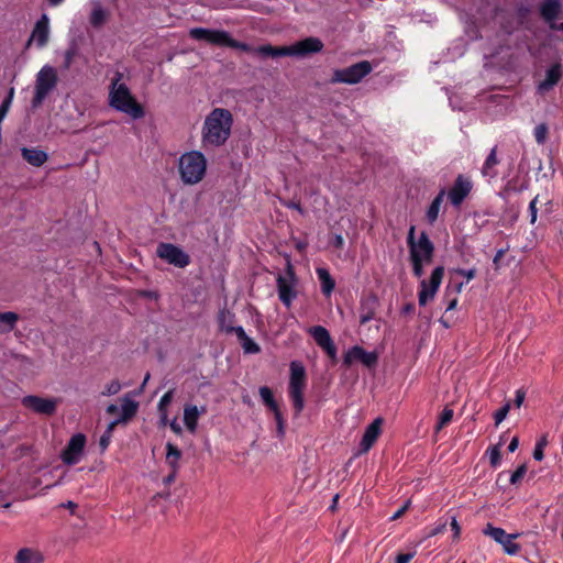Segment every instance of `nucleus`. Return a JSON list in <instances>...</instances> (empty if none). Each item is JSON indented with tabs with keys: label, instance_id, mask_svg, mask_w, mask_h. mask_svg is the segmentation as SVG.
Segmentation results:
<instances>
[{
	"label": "nucleus",
	"instance_id": "nucleus-13",
	"mask_svg": "<svg viewBox=\"0 0 563 563\" xmlns=\"http://www.w3.org/2000/svg\"><path fill=\"white\" fill-rule=\"evenodd\" d=\"M22 405L36 413L52 416L56 412L58 400L30 395L22 398Z\"/></svg>",
	"mask_w": 563,
	"mask_h": 563
},
{
	"label": "nucleus",
	"instance_id": "nucleus-64",
	"mask_svg": "<svg viewBox=\"0 0 563 563\" xmlns=\"http://www.w3.org/2000/svg\"><path fill=\"white\" fill-rule=\"evenodd\" d=\"M170 429L176 433V434H180L181 433V427L180 424L177 422V419L175 418L172 422H170Z\"/></svg>",
	"mask_w": 563,
	"mask_h": 563
},
{
	"label": "nucleus",
	"instance_id": "nucleus-46",
	"mask_svg": "<svg viewBox=\"0 0 563 563\" xmlns=\"http://www.w3.org/2000/svg\"><path fill=\"white\" fill-rule=\"evenodd\" d=\"M510 410V402H506L500 409H498L495 415V424L498 426L508 415Z\"/></svg>",
	"mask_w": 563,
	"mask_h": 563
},
{
	"label": "nucleus",
	"instance_id": "nucleus-28",
	"mask_svg": "<svg viewBox=\"0 0 563 563\" xmlns=\"http://www.w3.org/2000/svg\"><path fill=\"white\" fill-rule=\"evenodd\" d=\"M108 15L107 10L100 3H96L90 13L89 22L93 27L99 29L106 23Z\"/></svg>",
	"mask_w": 563,
	"mask_h": 563
},
{
	"label": "nucleus",
	"instance_id": "nucleus-58",
	"mask_svg": "<svg viewBox=\"0 0 563 563\" xmlns=\"http://www.w3.org/2000/svg\"><path fill=\"white\" fill-rule=\"evenodd\" d=\"M412 556V553H400L396 556L395 563H409Z\"/></svg>",
	"mask_w": 563,
	"mask_h": 563
},
{
	"label": "nucleus",
	"instance_id": "nucleus-10",
	"mask_svg": "<svg viewBox=\"0 0 563 563\" xmlns=\"http://www.w3.org/2000/svg\"><path fill=\"white\" fill-rule=\"evenodd\" d=\"M485 536H489L496 542L503 545L504 551L507 554L515 555L519 552L520 545L515 543L514 540L517 539L520 533H511L508 534L501 528L494 527L492 523H487L483 530Z\"/></svg>",
	"mask_w": 563,
	"mask_h": 563
},
{
	"label": "nucleus",
	"instance_id": "nucleus-34",
	"mask_svg": "<svg viewBox=\"0 0 563 563\" xmlns=\"http://www.w3.org/2000/svg\"><path fill=\"white\" fill-rule=\"evenodd\" d=\"M319 280L321 282V288L323 294L330 295L334 289L335 283L331 277L330 273L325 268H317Z\"/></svg>",
	"mask_w": 563,
	"mask_h": 563
},
{
	"label": "nucleus",
	"instance_id": "nucleus-21",
	"mask_svg": "<svg viewBox=\"0 0 563 563\" xmlns=\"http://www.w3.org/2000/svg\"><path fill=\"white\" fill-rule=\"evenodd\" d=\"M21 155L30 165L34 167H41L48 159L47 153L36 147H22Z\"/></svg>",
	"mask_w": 563,
	"mask_h": 563
},
{
	"label": "nucleus",
	"instance_id": "nucleus-12",
	"mask_svg": "<svg viewBox=\"0 0 563 563\" xmlns=\"http://www.w3.org/2000/svg\"><path fill=\"white\" fill-rule=\"evenodd\" d=\"M85 445L86 437L82 433L73 435L62 452L63 462L67 465L77 464L81 460Z\"/></svg>",
	"mask_w": 563,
	"mask_h": 563
},
{
	"label": "nucleus",
	"instance_id": "nucleus-8",
	"mask_svg": "<svg viewBox=\"0 0 563 563\" xmlns=\"http://www.w3.org/2000/svg\"><path fill=\"white\" fill-rule=\"evenodd\" d=\"M277 289L279 300L289 308L292 300L296 298L297 292L295 291L296 276L294 267L290 262L287 263L286 275H278L277 277Z\"/></svg>",
	"mask_w": 563,
	"mask_h": 563
},
{
	"label": "nucleus",
	"instance_id": "nucleus-4",
	"mask_svg": "<svg viewBox=\"0 0 563 563\" xmlns=\"http://www.w3.org/2000/svg\"><path fill=\"white\" fill-rule=\"evenodd\" d=\"M306 388V369L300 362L290 363V378L288 394L292 401L295 415L298 416L303 410L305 399L303 390Z\"/></svg>",
	"mask_w": 563,
	"mask_h": 563
},
{
	"label": "nucleus",
	"instance_id": "nucleus-25",
	"mask_svg": "<svg viewBox=\"0 0 563 563\" xmlns=\"http://www.w3.org/2000/svg\"><path fill=\"white\" fill-rule=\"evenodd\" d=\"M235 334L240 341V344L246 354H257L261 352V347L251 338L247 336L242 327L235 329Z\"/></svg>",
	"mask_w": 563,
	"mask_h": 563
},
{
	"label": "nucleus",
	"instance_id": "nucleus-33",
	"mask_svg": "<svg viewBox=\"0 0 563 563\" xmlns=\"http://www.w3.org/2000/svg\"><path fill=\"white\" fill-rule=\"evenodd\" d=\"M445 191L442 189L437 197L432 200L431 205L427 210V219L430 223H433L439 216L440 207L442 205Z\"/></svg>",
	"mask_w": 563,
	"mask_h": 563
},
{
	"label": "nucleus",
	"instance_id": "nucleus-24",
	"mask_svg": "<svg viewBox=\"0 0 563 563\" xmlns=\"http://www.w3.org/2000/svg\"><path fill=\"white\" fill-rule=\"evenodd\" d=\"M207 410L205 407L199 409L197 406L188 405L184 409V422L187 429L190 432H195L197 427V420L201 413H205Z\"/></svg>",
	"mask_w": 563,
	"mask_h": 563
},
{
	"label": "nucleus",
	"instance_id": "nucleus-3",
	"mask_svg": "<svg viewBox=\"0 0 563 563\" xmlns=\"http://www.w3.org/2000/svg\"><path fill=\"white\" fill-rule=\"evenodd\" d=\"M178 169L184 184L195 185L205 176L207 161L200 152H188L180 156Z\"/></svg>",
	"mask_w": 563,
	"mask_h": 563
},
{
	"label": "nucleus",
	"instance_id": "nucleus-26",
	"mask_svg": "<svg viewBox=\"0 0 563 563\" xmlns=\"http://www.w3.org/2000/svg\"><path fill=\"white\" fill-rule=\"evenodd\" d=\"M43 556L41 552L31 548L19 550L15 555V563H42Z\"/></svg>",
	"mask_w": 563,
	"mask_h": 563
},
{
	"label": "nucleus",
	"instance_id": "nucleus-38",
	"mask_svg": "<svg viewBox=\"0 0 563 563\" xmlns=\"http://www.w3.org/2000/svg\"><path fill=\"white\" fill-rule=\"evenodd\" d=\"M453 418V410L449 407H445L443 411L439 416L438 423L435 426V432H439L442 430L446 424H449L452 421Z\"/></svg>",
	"mask_w": 563,
	"mask_h": 563
},
{
	"label": "nucleus",
	"instance_id": "nucleus-62",
	"mask_svg": "<svg viewBox=\"0 0 563 563\" xmlns=\"http://www.w3.org/2000/svg\"><path fill=\"white\" fill-rule=\"evenodd\" d=\"M415 231H416V228L415 225H411L409 228V231H408V238H407V243H408V246L410 247L411 245H413L415 243H417V241H415Z\"/></svg>",
	"mask_w": 563,
	"mask_h": 563
},
{
	"label": "nucleus",
	"instance_id": "nucleus-30",
	"mask_svg": "<svg viewBox=\"0 0 563 563\" xmlns=\"http://www.w3.org/2000/svg\"><path fill=\"white\" fill-rule=\"evenodd\" d=\"M19 320V316L15 312H0V332L8 333L12 331Z\"/></svg>",
	"mask_w": 563,
	"mask_h": 563
},
{
	"label": "nucleus",
	"instance_id": "nucleus-6",
	"mask_svg": "<svg viewBox=\"0 0 563 563\" xmlns=\"http://www.w3.org/2000/svg\"><path fill=\"white\" fill-rule=\"evenodd\" d=\"M372 64L367 60L355 63L343 69H335L331 78V82H343L354 85L360 82L365 76L372 71Z\"/></svg>",
	"mask_w": 563,
	"mask_h": 563
},
{
	"label": "nucleus",
	"instance_id": "nucleus-41",
	"mask_svg": "<svg viewBox=\"0 0 563 563\" xmlns=\"http://www.w3.org/2000/svg\"><path fill=\"white\" fill-rule=\"evenodd\" d=\"M533 134L538 144H544L548 137V125L545 123L538 124Z\"/></svg>",
	"mask_w": 563,
	"mask_h": 563
},
{
	"label": "nucleus",
	"instance_id": "nucleus-15",
	"mask_svg": "<svg viewBox=\"0 0 563 563\" xmlns=\"http://www.w3.org/2000/svg\"><path fill=\"white\" fill-rule=\"evenodd\" d=\"M355 361H360L367 367H373L377 363V354L375 352H366L363 347L355 345L345 353L343 363L350 366Z\"/></svg>",
	"mask_w": 563,
	"mask_h": 563
},
{
	"label": "nucleus",
	"instance_id": "nucleus-1",
	"mask_svg": "<svg viewBox=\"0 0 563 563\" xmlns=\"http://www.w3.org/2000/svg\"><path fill=\"white\" fill-rule=\"evenodd\" d=\"M122 73L115 71L111 79L109 91V104L117 111L130 115L132 119H141L145 112L143 107L134 99L129 87L121 82Z\"/></svg>",
	"mask_w": 563,
	"mask_h": 563
},
{
	"label": "nucleus",
	"instance_id": "nucleus-44",
	"mask_svg": "<svg viewBox=\"0 0 563 563\" xmlns=\"http://www.w3.org/2000/svg\"><path fill=\"white\" fill-rule=\"evenodd\" d=\"M410 261L412 264L413 275L416 277L420 278L424 274L423 264L426 263V261H420L413 251H412V258H410Z\"/></svg>",
	"mask_w": 563,
	"mask_h": 563
},
{
	"label": "nucleus",
	"instance_id": "nucleus-49",
	"mask_svg": "<svg viewBox=\"0 0 563 563\" xmlns=\"http://www.w3.org/2000/svg\"><path fill=\"white\" fill-rule=\"evenodd\" d=\"M539 200V196H536L529 203V214H530V223L534 224L538 218V208L537 203Z\"/></svg>",
	"mask_w": 563,
	"mask_h": 563
},
{
	"label": "nucleus",
	"instance_id": "nucleus-56",
	"mask_svg": "<svg viewBox=\"0 0 563 563\" xmlns=\"http://www.w3.org/2000/svg\"><path fill=\"white\" fill-rule=\"evenodd\" d=\"M75 56V51L68 49L65 52V62H64V68L68 69L73 63Z\"/></svg>",
	"mask_w": 563,
	"mask_h": 563
},
{
	"label": "nucleus",
	"instance_id": "nucleus-35",
	"mask_svg": "<svg viewBox=\"0 0 563 563\" xmlns=\"http://www.w3.org/2000/svg\"><path fill=\"white\" fill-rule=\"evenodd\" d=\"M219 329L225 333H235L238 327L233 325V314L229 311H221L218 317Z\"/></svg>",
	"mask_w": 563,
	"mask_h": 563
},
{
	"label": "nucleus",
	"instance_id": "nucleus-22",
	"mask_svg": "<svg viewBox=\"0 0 563 563\" xmlns=\"http://www.w3.org/2000/svg\"><path fill=\"white\" fill-rule=\"evenodd\" d=\"M561 65L554 64L547 70L545 79L538 86L539 91L547 92L551 90L561 79Z\"/></svg>",
	"mask_w": 563,
	"mask_h": 563
},
{
	"label": "nucleus",
	"instance_id": "nucleus-42",
	"mask_svg": "<svg viewBox=\"0 0 563 563\" xmlns=\"http://www.w3.org/2000/svg\"><path fill=\"white\" fill-rule=\"evenodd\" d=\"M122 388L121 383L118 379H113L104 386L102 390V396H113L117 395Z\"/></svg>",
	"mask_w": 563,
	"mask_h": 563
},
{
	"label": "nucleus",
	"instance_id": "nucleus-11",
	"mask_svg": "<svg viewBox=\"0 0 563 563\" xmlns=\"http://www.w3.org/2000/svg\"><path fill=\"white\" fill-rule=\"evenodd\" d=\"M444 276V267L438 266L433 269L430 279H422L420 282L419 290V305L426 306L429 300H432L442 283Z\"/></svg>",
	"mask_w": 563,
	"mask_h": 563
},
{
	"label": "nucleus",
	"instance_id": "nucleus-40",
	"mask_svg": "<svg viewBox=\"0 0 563 563\" xmlns=\"http://www.w3.org/2000/svg\"><path fill=\"white\" fill-rule=\"evenodd\" d=\"M272 412L274 413V418L276 421L277 437L282 439L285 435V421L283 415L280 412L279 407L275 408V410H272Z\"/></svg>",
	"mask_w": 563,
	"mask_h": 563
},
{
	"label": "nucleus",
	"instance_id": "nucleus-51",
	"mask_svg": "<svg viewBox=\"0 0 563 563\" xmlns=\"http://www.w3.org/2000/svg\"><path fill=\"white\" fill-rule=\"evenodd\" d=\"M448 521L446 520H440L434 528L430 530L428 533V537H434L437 534H440L445 531Z\"/></svg>",
	"mask_w": 563,
	"mask_h": 563
},
{
	"label": "nucleus",
	"instance_id": "nucleus-19",
	"mask_svg": "<svg viewBox=\"0 0 563 563\" xmlns=\"http://www.w3.org/2000/svg\"><path fill=\"white\" fill-rule=\"evenodd\" d=\"M562 9L561 0H543L539 5L541 18L549 23L551 29L555 27V20Z\"/></svg>",
	"mask_w": 563,
	"mask_h": 563
},
{
	"label": "nucleus",
	"instance_id": "nucleus-61",
	"mask_svg": "<svg viewBox=\"0 0 563 563\" xmlns=\"http://www.w3.org/2000/svg\"><path fill=\"white\" fill-rule=\"evenodd\" d=\"M120 423H124L120 418H118V419H115V420L111 421V422L108 424V427H107V429H106V431H104V432H106V433H108V434H110V435H112L113 430H114V429H115V427H117L118 424H120Z\"/></svg>",
	"mask_w": 563,
	"mask_h": 563
},
{
	"label": "nucleus",
	"instance_id": "nucleus-39",
	"mask_svg": "<svg viewBox=\"0 0 563 563\" xmlns=\"http://www.w3.org/2000/svg\"><path fill=\"white\" fill-rule=\"evenodd\" d=\"M13 97H14V88L11 87L9 89V92H8V96L7 98L2 101L1 106H0V123L3 121V119L5 118L10 107H11V103H12V100H13Z\"/></svg>",
	"mask_w": 563,
	"mask_h": 563
},
{
	"label": "nucleus",
	"instance_id": "nucleus-37",
	"mask_svg": "<svg viewBox=\"0 0 563 563\" xmlns=\"http://www.w3.org/2000/svg\"><path fill=\"white\" fill-rule=\"evenodd\" d=\"M173 390L165 393L158 402V410L161 412L162 420L165 421L167 418V407L173 400Z\"/></svg>",
	"mask_w": 563,
	"mask_h": 563
},
{
	"label": "nucleus",
	"instance_id": "nucleus-48",
	"mask_svg": "<svg viewBox=\"0 0 563 563\" xmlns=\"http://www.w3.org/2000/svg\"><path fill=\"white\" fill-rule=\"evenodd\" d=\"M211 135V114L207 115L205 119V124L202 129V141L205 144L210 142Z\"/></svg>",
	"mask_w": 563,
	"mask_h": 563
},
{
	"label": "nucleus",
	"instance_id": "nucleus-45",
	"mask_svg": "<svg viewBox=\"0 0 563 563\" xmlns=\"http://www.w3.org/2000/svg\"><path fill=\"white\" fill-rule=\"evenodd\" d=\"M547 444H548L547 435H543L536 444V448L533 451L534 460H537V461L543 460V456H544L543 449L547 446Z\"/></svg>",
	"mask_w": 563,
	"mask_h": 563
},
{
	"label": "nucleus",
	"instance_id": "nucleus-2",
	"mask_svg": "<svg viewBox=\"0 0 563 563\" xmlns=\"http://www.w3.org/2000/svg\"><path fill=\"white\" fill-rule=\"evenodd\" d=\"M323 48V43L318 37H307L298 41L290 46L274 47L272 45H262L256 52L265 57L280 56H307L309 54L319 53Z\"/></svg>",
	"mask_w": 563,
	"mask_h": 563
},
{
	"label": "nucleus",
	"instance_id": "nucleus-55",
	"mask_svg": "<svg viewBox=\"0 0 563 563\" xmlns=\"http://www.w3.org/2000/svg\"><path fill=\"white\" fill-rule=\"evenodd\" d=\"M508 251V249H500L496 252L494 258H493V264L495 266L496 269L499 268V262L500 260L504 257V255L506 254V252Z\"/></svg>",
	"mask_w": 563,
	"mask_h": 563
},
{
	"label": "nucleus",
	"instance_id": "nucleus-16",
	"mask_svg": "<svg viewBox=\"0 0 563 563\" xmlns=\"http://www.w3.org/2000/svg\"><path fill=\"white\" fill-rule=\"evenodd\" d=\"M412 251L420 261H426V263H430L432 261L434 245L426 232H421L417 243L409 247L410 258H412Z\"/></svg>",
	"mask_w": 563,
	"mask_h": 563
},
{
	"label": "nucleus",
	"instance_id": "nucleus-32",
	"mask_svg": "<svg viewBox=\"0 0 563 563\" xmlns=\"http://www.w3.org/2000/svg\"><path fill=\"white\" fill-rule=\"evenodd\" d=\"M499 161L497 158V147H493L489 155L487 156L483 168L482 174L484 176L488 177H495L497 175L496 170L494 169L496 165H498Z\"/></svg>",
	"mask_w": 563,
	"mask_h": 563
},
{
	"label": "nucleus",
	"instance_id": "nucleus-5",
	"mask_svg": "<svg viewBox=\"0 0 563 563\" xmlns=\"http://www.w3.org/2000/svg\"><path fill=\"white\" fill-rule=\"evenodd\" d=\"M58 82L57 71L49 65L43 66L36 74L32 107H40L47 95L55 89Z\"/></svg>",
	"mask_w": 563,
	"mask_h": 563
},
{
	"label": "nucleus",
	"instance_id": "nucleus-36",
	"mask_svg": "<svg viewBox=\"0 0 563 563\" xmlns=\"http://www.w3.org/2000/svg\"><path fill=\"white\" fill-rule=\"evenodd\" d=\"M260 396L264 402V405L272 411V410H275V408L278 407V404L276 402V400L274 399V395H273V391L269 387L267 386H262L260 388Z\"/></svg>",
	"mask_w": 563,
	"mask_h": 563
},
{
	"label": "nucleus",
	"instance_id": "nucleus-50",
	"mask_svg": "<svg viewBox=\"0 0 563 563\" xmlns=\"http://www.w3.org/2000/svg\"><path fill=\"white\" fill-rule=\"evenodd\" d=\"M499 445L494 446L489 452V461L492 466L496 467L500 463V450Z\"/></svg>",
	"mask_w": 563,
	"mask_h": 563
},
{
	"label": "nucleus",
	"instance_id": "nucleus-27",
	"mask_svg": "<svg viewBox=\"0 0 563 563\" xmlns=\"http://www.w3.org/2000/svg\"><path fill=\"white\" fill-rule=\"evenodd\" d=\"M121 410H122V413H121V417H119L123 422H126L128 420H130L132 417L135 416L136 411H137V408H139V404L133 400L132 398H130L128 395L123 396L121 398Z\"/></svg>",
	"mask_w": 563,
	"mask_h": 563
},
{
	"label": "nucleus",
	"instance_id": "nucleus-9",
	"mask_svg": "<svg viewBox=\"0 0 563 563\" xmlns=\"http://www.w3.org/2000/svg\"><path fill=\"white\" fill-rule=\"evenodd\" d=\"M156 255L178 268H184L190 263L189 255L172 243H159L156 249Z\"/></svg>",
	"mask_w": 563,
	"mask_h": 563
},
{
	"label": "nucleus",
	"instance_id": "nucleus-23",
	"mask_svg": "<svg viewBox=\"0 0 563 563\" xmlns=\"http://www.w3.org/2000/svg\"><path fill=\"white\" fill-rule=\"evenodd\" d=\"M377 306L378 300L377 297L375 296H369L366 299L362 300L360 308L361 324H365L374 318Z\"/></svg>",
	"mask_w": 563,
	"mask_h": 563
},
{
	"label": "nucleus",
	"instance_id": "nucleus-54",
	"mask_svg": "<svg viewBox=\"0 0 563 563\" xmlns=\"http://www.w3.org/2000/svg\"><path fill=\"white\" fill-rule=\"evenodd\" d=\"M111 438L112 435L108 434V433H103L101 437H100V440H99V446L101 448V451H106L110 444V441H111Z\"/></svg>",
	"mask_w": 563,
	"mask_h": 563
},
{
	"label": "nucleus",
	"instance_id": "nucleus-60",
	"mask_svg": "<svg viewBox=\"0 0 563 563\" xmlns=\"http://www.w3.org/2000/svg\"><path fill=\"white\" fill-rule=\"evenodd\" d=\"M451 528L454 532L453 534V538L454 539H459L460 538V533H461V528H460V525L459 522L456 521V518L455 517H452V520H451Z\"/></svg>",
	"mask_w": 563,
	"mask_h": 563
},
{
	"label": "nucleus",
	"instance_id": "nucleus-59",
	"mask_svg": "<svg viewBox=\"0 0 563 563\" xmlns=\"http://www.w3.org/2000/svg\"><path fill=\"white\" fill-rule=\"evenodd\" d=\"M283 205H284L286 208L295 209V210H297L298 212H300L301 214H303V209L301 208V206H300V203H299V202L288 200V201H283Z\"/></svg>",
	"mask_w": 563,
	"mask_h": 563
},
{
	"label": "nucleus",
	"instance_id": "nucleus-63",
	"mask_svg": "<svg viewBox=\"0 0 563 563\" xmlns=\"http://www.w3.org/2000/svg\"><path fill=\"white\" fill-rule=\"evenodd\" d=\"M525 400V393L522 390H517L515 405L519 408Z\"/></svg>",
	"mask_w": 563,
	"mask_h": 563
},
{
	"label": "nucleus",
	"instance_id": "nucleus-18",
	"mask_svg": "<svg viewBox=\"0 0 563 563\" xmlns=\"http://www.w3.org/2000/svg\"><path fill=\"white\" fill-rule=\"evenodd\" d=\"M472 189V184L462 175H459L453 187L449 191V199L453 206H460Z\"/></svg>",
	"mask_w": 563,
	"mask_h": 563
},
{
	"label": "nucleus",
	"instance_id": "nucleus-14",
	"mask_svg": "<svg viewBox=\"0 0 563 563\" xmlns=\"http://www.w3.org/2000/svg\"><path fill=\"white\" fill-rule=\"evenodd\" d=\"M48 40L49 18L47 14L43 13L32 30L31 36L27 41V46H30L31 43H35L38 48H43L48 43Z\"/></svg>",
	"mask_w": 563,
	"mask_h": 563
},
{
	"label": "nucleus",
	"instance_id": "nucleus-52",
	"mask_svg": "<svg viewBox=\"0 0 563 563\" xmlns=\"http://www.w3.org/2000/svg\"><path fill=\"white\" fill-rule=\"evenodd\" d=\"M321 349L324 350L328 356L331 357L332 360L336 357V346L332 340L325 345H323Z\"/></svg>",
	"mask_w": 563,
	"mask_h": 563
},
{
	"label": "nucleus",
	"instance_id": "nucleus-53",
	"mask_svg": "<svg viewBox=\"0 0 563 563\" xmlns=\"http://www.w3.org/2000/svg\"><path fill=\"white\" fill-rule=\"evenodd\" d=\"M456 274L465 277L466 280L470 282L471 279H473L475 277L476 269L475 268H471V269L460 268V269H456Z\"/></svg>",
	"mask_w": 563,
	"mask_h": 563
},
{
	"label": "nucleus",
	"instance_id": "nucleus-17",
	"mask_svg": "<svg viewBox=\"0 0 563 563\" xmlns=\"http://www.w3.org/2000/svg\"><path fill=\"white\" fill-rule=\"evenodd\" d=\"M383 422V418L378 417L366 427L360 443V453H366L374 445L382 433Z\"/></svg>",
	"mask_w": 563,
	"mask_h": 563
},
{
	"label": "nucleus",
	"instance_id": "nucleus-7",
	"mask_svg": "<svg viewBox=\"0 0 563 563\" xmlns=\"http://www.w3.org/2000/svg\"><path fill=\"white\" fill-rule=\"evenodd\" d=\"M233 118L229 110L213 108V146L225 143L231 134Z\"/></svg>",
	"mask_w": 563,
	"mask_h": 563
},
{
	"label": "nucleus",
	"instance_id": "nucleus-20",
	"mask_svg": "<svg viewBox=\"0 0 563 563\" xmlns=\"http://www.w3.org/2000/svg\"><path fill=\"white\" fill-rule=\"evenodd\" d=\"M213 45L228 46L231 48L241 49L243 52L253 51L249 44L232 38L231 35L225 31L213 30Z\"/></svg>",
	"mask_w": 563,
	"mask_h": 563
},
{
	"label": "nucleus",
	"instance_id": "nucleus-43",
	"mask_svg": "<svg viewBox=\"0 0 563 563\" xmlns=\"http://www.w3.org/2000/svg\"><path fill=\"white\" fill-rule=\"evenodd\" d=\"M190 36L195 40H206L207 42H211V30L209 29H191Z\"/></svg>",
	"mask_w": 563,
	"mask_h": 563
},
{
	"label": "nucleus",
	"instance_id": "nucleus-29",
	"mask_svg": "<svg viewBox=\"0 0 563 563\" xmlns=\"http://www.w3.org/2000/svg\"><path fill=\"white\" fill-rule=\"evenodd\" d=\"M180 457V450L173 443L168 442L166 444V464L170 470L178 471Z\"/></svg>",
	"mask_w": 563,
	"mask_h": 563
},
{
	"label": "nucleus",
	"instance_id": "nucleus-57",
	"mask_svg": "<svg viewBox=\"0 0 563 563\" xmlns=\"http://www.w3.org/2000/svg\"><path fill=\"white\" fill-rule=\"evenodd\" d=\"M409 507L410 500H407L405 505L391 516V520L399 519L409 509Z\"/></svg>",
	"mask_w": 563,
	"mask_h": 563
},
{
	"label": "nucleus",
	"instance_id": "nucleus-47",
	"mask_svg": "<svg viewBox=\"0 0 563 563\" xmlns=\"http://www.w3.org/2000/svg\"><path fill=\"white\" fill-rule=\"evenodd\" d=\"M527 473V466L526 464H522L520 465L510 476V483L512 485H516L517 483H519L523 476L526 475Z\"/></svg>",
	"mask_w": 563,
	"mask_h": 563
},
{
	"label": "nucleus",
	"instance_id": "nucleus-31",
	"mask_svg": "<svg viewBox=\"0 0 563 563\" xmlns=\"http://www.w3.org/2000/svg\"><path fill=\"white\" fill-rule=\"evenodd\" d=\"M308 332L320 347H322L332 340L329 331L322 325L311 327L309 328Z\"/></svg>",
	"mask_w": 563,
	"mask_h": 563
}]
</instances>
